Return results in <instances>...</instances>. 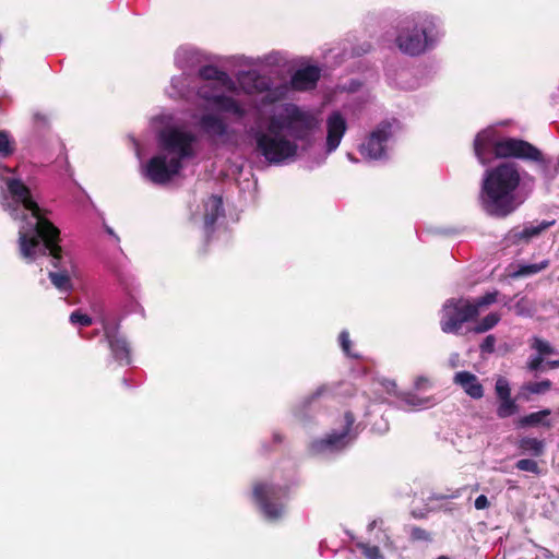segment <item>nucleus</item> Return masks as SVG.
I'll return each mask as SVG.
<instances>
[{
    "label": "nucleus",
    "instance_id": "nucleus-25",
    "mask_svg": "<svg viewBox=\"0 0 559 559\" xmlns=\"http://www.w3.org/2000/svg\"><path fill=\"white\" fill-rule=\"evenodd\" d=\"M288 130V114L285 117L272 116L269 119L266 134L273 136H284L283 131Z\"/></svg>",
    "mask_w": 559,
    "mask_h": 559
},
{
    "label": "nucleus",
    "instance_id": "nucleus-13",
    "mask_svg": "<svg viewBox=\"0 0 559 559\" xmlns=\"http://www.w3.org/2000/svg\"><path fill=\"white\" fill-rule=\"evenodd\" d=\"M198 94L201 98L213 103L221 111L230 112L239 119L247 114L246 109L235 98L224 94H211L207 86H201Z\"/></svg>",
    "mask_w": 559,
    "mask_h": 559
},
{
    "label": "nucleus",
    "instance_id": "nucleus-5",
    "mask_svg": "<svg viewBox=\"0 0 559 559\" xmlns=\"http://www.w3.org/2000/svg\"><path fill=\"white\" fill-rule=\"evenodd\" d=\"M253 138L257 151L272 164H280L297 153V144L285 136H273L258 130Z\"/></svg>",
    "mask_w": 559,
    "mask_h": 559
},
{
    "label": "nucleus",
    "instance_id": "nucleus-41",
    "mask_svg": "<svg viewBox=\"0 0 559 559\" xmlns=\"http://www.w3.org/2000/svg\"><path fill=\"white\" fill-rule=\"evenodd\" d=\"M338 341H340V345L343 349V352L349 356V357H354V358H358V355L356 354H353L350 352V346H352V342L349 340V333L347 331H342L338 335Z\"/></svg>",
    "mask_w": 559,
    "mask_h": 559
},
{
    "label": "nucleus",
    "instance_id": "nucleus-16",
    "mask_svg": "<svg viewBox=\"0 0 559 559\" xmlns=\"http://www.w3.org/2000/svg\"><path fill=\"white\" fill-rule=\"evenodd\" d=\"M321 70L317 66H307L298 69L290 79V86L295 91H310L317 86Z\"/></svg>",
    "mask_w": 559,
    "mask_h": 559
},
{
    "label": "nucleus",
    "instance_id": "nucleus-45",
    "mask_svg": "<svg viewBox=\"0 0 559 559\" xmlns=\"http://www.w3.org/2000/svg\"><path fill=\"white\" fill-rule=\"evenodd\" d=\"M427 379L425 377H417L415 380V388L420 389L425 383H427Z\"/></svg>",
    "mask_w": 559,
    "mask_h": 559
},
{
    "label": "nucleus",
    "instance_id": "nucleus-21",
    "mask_svg": "<svg viewBox=\"0 0 559 559\" xmlns=\"http://www.w3.org/2000/svg\"><path fill=\"white\" fill-rule=\"evenodd\" d=\"M224 215L223 199L212 194L204 204V226L212 230L219 216Z\"/></svg>",
    "mask_w": 559,
    "mask_h": 559
},
{
    "label": "nucleus",
    "instance_id": "nucleus-4",
    "mask_svg": "<svg viewBox=\"0 0 559 559\" xmlns=\"http://www.w3.org/2000/svg\"><path fill=\"white\" fill-rule=\"evenodd\" d=\"M477 319V310L467 298H450L442 306L440 328L443 333L457 334L465 323Z\"/></svg>",
    "mask_w": 559,
    "mask_h": 559
},
{
    "label": "nucleus",
    "instance_id": "nucleus-20",
    "mask_svg": "<svg viewBox=\"0 0 559 559\" xmlns=\"http://www.w3.org/2000/svg\"><path fill=\"white\" fill-rule=\"evenodd\" d=\"M555 224V221H543L538 225L525 226L522 230L512 229L509 234V239L513 243L528 242L532 238L539 236L543 231L548 229Z\"/></svg>",
    "mask_w": 559,
    "mask_h": 559
},
{
    "label": "nucleus",
    "instance_id": "nucleus-40",
    "mask_svg": "<svg viewBox=\"0 0 559 559\" xmlns=\"http://www.w3.org/2000/svg\"><path fill=\"white\" fill-rule=\"evenodd\" d=\"M358 547L361 549L364 556L367 559H383V556L378 546H370L367 544H359Z\"/></svg>",
    "mask_w": 559,
    "mask_h": 559
},
{
    "label": "nucleus",
    "instance_id": "nucleus-18",
    "mask_svg": "<svg viewBox=\"0 0 559 559\" xmlns=\"http://www.w3.org/2000/svg\"><path fill=\"white\" fill-rule=\"evenodd\" d=\"M105 337L108 342L111 354L119 364L129 365L131 362L130 346L127 340L115 331L105 330Z\"/></svg>",
    "mask_w": 559,
    "mask_h": 559
},
{
    "label": "nucleus",
    "instance_id": "nucleus-2",
    "mask_svg": "<svg viewBox=\"0 0 559 559\" xmlns=\"http://www.w3.org/2000/svg\"><path fill=\"white\" fill-rule=\"evenodd\" d=\"M521 182L520 166L514 162H501L487 168L478 195L483 211L499 219L512 215L525 201Z\"/></svg>",
    "mask_w": 559,
    "mask_h": 559
},
{
    "label": "nucleus",
    "instance_id": "nucleus-11",
    "mask_svg": "<svg viewBox=\"0 0 559 559\" xmlns=\"http://www.w3.org/2000/svg\"><path fill=\"white\" fill-rule=\"evenodd\" d=\"M317 126L318 121L314 116L301 111L298 107H294L288 112V131L296 140H307Z\"/></svg>",
    "mask_w": 559,
    "mask_h": 559
},
{
    "label": "nucleus",
    "instance_id": "nucleus-28",
    "mask_svg": "<svg viewBox=\"0 0 559 559\" xmlns=\"http://www.w3.org/2000/svg\"><path fill=\"white\" fill-rule=\"evenodd\" d=\"M548 415H550L549 409H543L539 412L531 413L526 416L519 418L518 426L522 427V428L530 427V426H536V425L540 424L543 421V419L545 417H547Z\"/></svg>",
    "mask_w": 559,
    "mask_h": 559
},
{
    "label": "nucleus",
    "instance_id": "nucleus-43",
    "mask_svg": "<svg viewBox=\"0 0 559 559\" xmlns=\"http://www.w3.org/2000/svg\"><path fill=\"white\" fill-rule=\"evenodd\" d=\"M544 362V357L542 356H534L531 357L530 360L526 364V369L531 372H537L542 370Z\"/></svg>",
    "mask_w": 559,
    "mask_h": 559
},
{
    "label": "nucleus",
    "instance_id": "nucleus-19",
    "mask_svg": "<svg viewBox=\"0 0 559 559\" xmlns=\"http://www.w3.org/2000/svg\"><path fill=\"white\" fill-rule=\"evenodd\" d=\"M453 382L461 386L472 399L479 400L484 396V386L478 378L469 371H459L454 374Z\"/></svg>",
    "mask_w": 559,
    "mask_h": 559
},
{
    "label": "nucleus",
    "instance_id": "nucleus-38",
    "mask_svg": "<svg viewBox=\"0 0 559 559\" xmlns=\"http://www.w3.org/2000/svg\"><path fill=\"white\" fill-rule=\"evenodd\" d=\"M70 322L81 326H90L93 320L90 316L82 313L80 310H75L70 314Z\"/></svg>",
    "mask_w": 559,
    "mask_h": 559
},
{
    "label": "nucleus",
    "instance_id": "nucleus-15",
    "mask_svg": "<svg viewBox=\"0 0 559 559\" xmlns=\"http://www.w3.org/2000/svg\"><path fill=\"white\" fill-rule=\"evenodd\" d=\"M202 132L211 140H223L229 134L228 124L217 115L204 114L199 120Z\"/></svg>",
    "mask_w": 559,
    "mask_h": 559
},
{
    "label": "nucleus",
    "instance_id": "nucleus-34",
    "mask_svg": "<svg viewBox=\"0 0 559 559\" xmlns=\"http://www.w3.org/2000/svg\"><path fill=\"white\" fill-rule=\"evenodd\" d=\"M495 392L499 401L511 397L509 380L502 376L498 377L495 384Z\"/></svg>",
    "mask_w": 559,
    "mask_h": 559
},
{
    "label": "nucleus",
    "instance_id": "nucleus-14",
    "mask_svg": "<svg viewBox=\"0 0 559 559\" xmlns=\"http://www.w3.org/2000/svg\"><path fill=\"white\" fill-rule=\"evenodd\" d=\"M499 141L493 130L487 129L477 133L474 140V152L481 165H486L489 162L491 153L497 157V144Z\"/></svg>",
    "mask_w": 559,
    "mask_h": 559
},
{
    "label": "nucleus",
    "instance_id": "nucleus-50",
    "mask_svg": "<svg viewBox=\"0 0 559 559\" xmlns=\"http://www.w3.org/2000/svg\"><path fill=\"white\" fill-rule=\"evenodd\" d=\"M413 516L419 518V513H413Z\"/></svg>",
    "mask_w": 559,
    "mask_h": 559
},
{
    "label": "nucleus",
    "instance_id": "nucleus-26",
    "mask_svg": "<svg viewBox=\"0 0 559 559\" xmlns=\"http://www.w3.org/2000/svg\"><path fill=\"white\" fill-rule=\"evenodd\" d=\"M519 448L523 452H528L534 456H540L544 452L543 441H540L536 438H530V437L522 438L519 442Z\"/></svg>",
    "mask_w": 559,
    "mask_h": 559
},
{
    "label": "nucleus",
    "instance_id": "nucleus-35",
    "mask_svg": "<svg viewBox=\"0 0 559 559\" xmlns=\"http://www.w3.org/2000/svg\"><path fill=\"white\" fill-rule=\"evenodd\" d=\"M409 540L413 543L416 542H426L429 543L432 540L431 533L427 530L419 526H411L409 527Z\"/></svg>",
    "mask_w": 559,
    "mask_h": 559
},
{
    "label": "nucleus",
    "instance_id": "nucleus-31",
    "mask_svg": "<svg viewBox=\"0 0 559 559\" xmlns=\"http://www.w3.org/2000/svg\"><path fill=\"white\" fill-rule=\"evenodd\" d=\"M499 402L500 403L497 408V416L499 418H508L519 412V406L512 397Z\"/></svg>",
    "mask_w": 559,
    "mask_h": 559
},
{
    "label": "nucleus",
    "instance_id": "nucleus-44",
    "mask_svg": "<svg viewBox=\"0 0 559 559\" xmlns=\"http://www.w3.org/2000/svg\"><path fill=\"white\" fill-rule=\"evenodd\" d=\"M490 502L488 498L485 495H480L475 499V508L477 510H484L489 508Z\"/></svg>",
    "mask_w": 559,
    "mask_h": 559
},
{
    "label": "nucleus",
    "instance_id": "nucleus-23",
    "mask_svg": "<svg viewBox=\"0 0 559 559\" xmlns=\"http://www.w3.org/2000/svg\"><path fill=\"white\" fill-rule=\"evenodd\" d=\"M62 259L63 252L61 253V259L59 261V271L58 272H49L48 277L52 285L59 289L60 292H71L73 288L70 274L68 270L62 269Z\"/></svg>",
    "mask_w": 559,
    "mask_h": 559
},
{
    "label": "nucleus",
    "instance_id": "nucleus-7",
    "mask_svg": "<svg viewBox=\"0 0 559 559\" xmlns=\"http://www.w3.org/2000/svg\"><path fill=\"white\" fill-rule=\"evenodd\" d=\"M195 141L197 138L193 133L182 131L177 127L164 128L158 133L159 146L168 153H176L175 158H180V162L193 156L192 145Z\"/></svg>",
    "mask_w": 559,
    "mask_h": 559
},
{
    "label": "nucleus",
    "instance_id": "nucleus-39",
    "mask_svg": "<svg viewBox=\"0 0 559 559\" xmlns=\"http://www.w3.org/2000/svg\"><path fill=\"white\" fill-rule=\"evenodd\" d=\"M407 405L423 407L430 402L429 397L423 399L413 393H405L402 399Z\"/></svg>",
    "mask_w": 559,
    "mask_h": 559
},
{
    "label": "nucleus",
    "instance_id": "nucleus-10",
    "mask_svg": "<svg viewBox=\"0 0 559 559\" xmlns=\"http://www.w3.org/2000/svg\"><path fill=\"white\" fill-rule=\"evenodd\" d=\"M391 134L392 123L386 120L380 122L361 144L360 154L369 159H379L383 157L385 155L386 142Z\"/></svg>",
    "mask_w": 559,
    "mask_h": 559
},
{
    "label": "nucleus",
    "instance_id": "nucleus-30",
    "mask_svg": "<svg viewBox=\"0 0 559 559\" xmlns=\"http://www.w3.org/2000/svg\"><path fill=\"white\" fill-rule=\"evenodd\" d=\"M15 152V141L8 131H0V157L7 158Z\"/></svg>",
    "mask_w": 559,
    "mask_h": 559
},
{
    "label": "nucleus",
    "instance_id": "nucleus-27",
    "mask_svg": "<svg viewBox=\"0 0 559 559\" xmlns=\"http://www.w3.org/2000/svg\"><path fill=\"white\" fill-rule=\"evenodd\" d=\"M499 321H500V316L498 313H496V312H490L489 314L484 317L481 319V321H479L472 329V331L477 333V334L485 333V332L491 330L492 328H495L498 324Z\"/></svg>",
    "mask_w": 559,
    "mask_h": 559
},
{
    "label": "nucleus",
    "instance_id": "nucleus-24",
    "mask_svg": "<svg viewBox=\"0 0 559 559\" xmlns=\"http://www.w3.org/2000/svg\"><path fill=\"white\" fill-rule=\"evenodd\" d=\"M334 396L331 389L323 384L319 386L314 392L306 396L302 401V409L309 411L320 405L321 401H329Z\"/></svg>",
    "mask_w": 559,
    "mask_h": 559
},
{
    "label": "nucleus",
    "instance_id": "nucleus-6",
    "mask_svg": "<svg viewBox=\"0 0 559 559\" xmlns=\"http://www.w3.org/2000/svg\"><path fill=\"white\" fill-rule=\"evenodd\" d=\"M285 495V488L272 484L258 483L253 487L255 502L264 516L271 521H276L283 515L284 504L280 500Z\"/></svg>",
    "mask_w": 559,
    "mask_h": 559
},
{
    "label": "nucleus",
    "instance_id": "nucleus-51",
    "mask_svg": "<svg viewBox=\"0 0 559 559\" xmlns=\"http://www.w3.org/2000/svg\"><path fill=\"white\" fill-rule=\"evenodd\" d=\"M413 516L419 518V513H413Z\"/></svg>",
    "mask_w": 559,
    "mask_h": 559
},
{
    "label": "nucleus",
    "instance_id": "nucleus-36",
    "mask_svg": "<svg viewBox=\"0 0 559 559\" xmlns=\"http://www.w3.org/2000/svg\"><path fill=\"white\" fill-rule=\"evenodd\" d=\"M532 348L538 352V356L544 357L545 355L554 354V347L545 340L537 336L533 337Z\"/></svg>",
    "mask_w": 559,
    "mask_h": 559
},
{
    "label": "nucleus",
    "instance_id": "nucleus-29",
    "mask_svg": "<svg viewBox=\"0 0 559 559\" xmlns=\"http://www.w3.org/2000/svg\"><path fill=\"white\" fill-rule=\"evenodd\" d=\"M552 386V382L548 379H545L539 382H527L522 385L521 390L523 393L528 394H544L548 392Z\"/></svg>",
    "mask_w": 559,
    "mask_h": 559
},
{
    "label": "nucleus",
    "instance_id": "nucleus-17",
    "mask_svg": "<svg viewBox=\"0 0 559 559\" xmlns=\"http://www.w3.org/2000/svg\"><path fill=\"white\" fill-rule=\"evenodd\" d=\"M326 151L331 153L338 147L347 124L344 117L338 111H334L326 120Z\"/></svg>",
    "mask_w": 559,
    "mask_h": 559
},
{
    "label": "nucleus",
    "instance_id": "nucleus-49",
    "mask_svg": "<svg viewBox=\"0 0 559 559\" xmlns=\"http://www.w3.org/2000/svg\"><path fill=\"white\" fill-rule=\"evenodd\" d=\"M444 498H445V496L437 497V499H438V500H440V499H444Z\"/></svg>",
    "mask_w": 559,
    "mask_h": 559
},
{
    "label": "nucleus",
    "instance_id": "nucleus-46",
    "mask_svg": "<svg viewBox=\"0 0 559 559\" xmlns=\"http://www.w3.org/2000/svg\"><path fill=\"white\" fill-rule=\"evenodd\" d=\"M546 366L550 369H557V368H559V359L558 360H548L546 362Z\"/></svg>",
    "mask_w": 559,
    "mask_h": 559
},
{
    "label": "nucleus",
    "instance_id": "nucleus-48",
    "mask_svg": "<svg viewBox=\"0 0 559 559\" xmlns=\"http://www.w3.org/2000/svg\"><path fill=\"white\" fill-rule=\"evenodd\" d=\"M437 559H450V558H449V557H447V556H440V557H438Z\"/></svg>",
    "mask_w": 559,
    "mask_h": 559
},
{
    "label": "nucleus",
    "instance_id": "nucleus-3",
    "mask_svg": "<svg viewBox=\"0 0 559 559\" xmlns=\"http://www.w3.org/2000/svg\"><path fill=\"white\" fill-rule=\"evenodd\" d=\"M436 24L432 19H407L401 22L395 43L401 51L409 56H418L432 43Z\"/></svg>",
    "mask_w": 559,
    "mask_h": 559
},
{
    "label": "nucleus",
    "instance_id": "nucleus-42",
    "mask_svg": "<svg viewBox=\"0 0 559 559\" xmlns=\"http://www.w3.org/2000/svg\"><path fill=\"white\" fill-rule=\"evenodd\" d=\"M495 346L496 337L493 335H487L479 345V348L481 353L491 354L495 352Z\"/></svg>",
    "mask_w": 559,
    "mask_h": 559
},
{
    "label": "nucleus",
    "instance_id": "nucleus-1",
    "mask_svg": "<svg viewBox=\"0 0 559 559\" xmlns=\"http://www.w3.org/2000/svg\"><path fill=\"white\" fill-rule=\"evenodd\" d=\"M8 191L16 203L31 212L36 219L32 233L19 231L20 254L27 262H33L37 254H48L52 258V266L59 267L62 247L60 246V229L45 216V211L33 200L29 188L20 179L7 181Z\"/></svg>",
    "mask_w": 559,
    "mask_h": 559
},
{
    "label": "nucleus",
    "instance_id": "nucleus-47",
    "mask_svg": "<svg viewBox=\"0 0 559 559\" xmlns=\"http://www.w3.org/2000/svg\"><path fill=\"white\" fill-rule=\"evenodd\" d=\"M274 440H275L276 442H281V441H282V437H281L278 433H275V435H274Z\"/></svg>",
    "mask_w": 559,
    "mask_h": 559
},
{
    "label": "nucleus",
    "instance_id": "nucleus-33",
    "mask_svg": "<svg viewBox=\"0 0 559 559\" xmlns=\"http://www.w3.org/2000/svg\"><path fill=\"white\" fill-rule=\"evenodd\" d=\"M498 292L486 293L485 295L471 300L472 307L477 310V317L483 308L488 307L497 301Z\"/></svg>",
    "mask_w": 559,
    "mask_h": 559
},
{
    "label": "nucleus",
    "instance_id": "nucleus-12",
    "mask_svg": "<svg viewBox=\"0 0 559 559\" xmlns=\"http://www.w3.org/2000/svg\"><path fill=\"white\" fill-rule=\"evenodd\" d=\"M355 415L353 412L347 411L344 414V426L342 431H332L325 436V438L318 441L321 449L330 450H343L345 449L355 436H350L353 425L355 424Z\"/></svg>",
    "mask_w": 559,
    "mask_h": 559
},
{
    "label": "nucleus",
    "instance_id": "nucleus-9",
    "mask_svg": "<svg viewBox=\"0 0 559 559\" xmlns=\"http://www.w3.org/2000/svg\"><path fill=\"white\" fill-rule=\"evenodd\" d=\"M182 168L180 158L167 160L165 155H155L146 164L144 176L155 185L168 183Z\"/></svg>",
    "mask_w": 559,
    "mask_h": 559
},
{
    "label": "nucleus",
    "instance_id": "nucleus-8",
    "mask_svg": "<svg viewBox=\"0 0 559 559\" xmlns=\"http://www.w3.org/2000/svg\"><path fill=\"white\" fill-rule=\"evenodd\" d=\"M497 158H516L546 164V159L539 148L525 140L515 138L500 139L497 144Z\"/></svg>",
    "mask_w": 559,
    "mask_h": 559
},
{
    "label": "nucleus",
    "instance_id": "nucleus-37",
    "mask_svg": "<svg viewBox=\"0 0 559 559\" xmlns=\"http://www.w3.org/2000/svg\"><path fill=\"white\" fill-rule=\"evenodd\" d=\"M515 467L520 471H524V472H530V473H533L535 475H539L540 474V468L538 466V463L534 460H531V459H522V460H519L516 463H515Z\"/></svg>",
    "mask_w": 559,
    "mask_h": 559
},
{
    "label": "nucleus",
    "instance_id": "nucleus-22",
    "mask_svg": "<svg viewBox=\"0 0 559 559\" xmlns=\"http://www.w3.org/2000/svg\"><path fill=\"white\" fill-rule=\"evenodd\" d=\"M199 76L204 81H216L222 86L228 90H234L235 83L227 72L219 70L217 67L212 64L203 66L199 69Z\"/></svg>",
    "mask_w": 559,
    "mask_h": 559
},
{
    "label": "nucleus",
    "instance_id": "nucleus-32",
    "mask_svg": "<svg viewBox=\"0 0 559 559\" xmlns=\"http://www.w3.org/2000/svg\"><path fill=\"white\" fill-rule=\"evenodd\" d=\"M548 266H549L548 260H544L539 263L522 265L519 267V270L516 272H514L513 276L521 277V276L533 275V274H536V273L547 269Z\"/></svg>",
    "mask_w": 559,
    "mask_h": 559
}]
</instances>
